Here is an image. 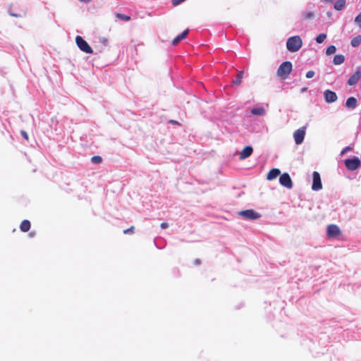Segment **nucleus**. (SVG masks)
Returning <instances> with one entry per match:
<instances>
[{"instance_id": "nucleus-1", "label": "nucleus", "mask_w": 361, "mask_h": 361, "mask_svg": "<svg viewBox=\"0 0 361 361\" xmlns=\"http://www.w3.org/2000/svg\"><path fill=\"white\" fill-rule=\"evenodd\" d=\"M302 45V39L298 35L288 38L286 42L287 49L291 52H295L298 51L301 48Z\"/></svg>"}, {"instance_id": "nucleus-2", "label": "nucleus", "mask_w": 361, "mask_h": 361, "mask_svg": "<svg viewBox=\"0 0 361 361\" xmlns=\"http://www.w3.org/2000/svg\"><path fill=\"white\" fill-rule=\"evenodd\" d=\"M293 69V65L290 61H284L277 70V75L282 79H286Z\"/></svg>"}, {"instance_id": "nucleus-3", "label": "nucleus", "mask_w": 361, "mask_h": 361, "mask_svg": "<svg viewBox=\"0 0 361 361\" xmlns=\"http://www.w3.org/2000/svg\"><path fill=\"white\" fill-rule=\"evenodd\" d=\"M75 43L78 48L83 52L87 54H92L93 49L87 44V42L80 35L76 36Z\"/></svg>"}, {"instance_id": "nucleus-4", "label": "nucleus", "mask_w": 361, "mask_h": 361, "mask_svg": "<svg viewBox=\"0 0 361 361\" xmlns=\"http://www.w3.org/2000/svg\"><path fill=\"white\" fill-rule=\"evenodd\" d=\"M345 168L350 171H353L361 166V161L357 157H354L353 159H347L344 161Z\"/></svg>"}, {"instance_id": "nucleus-5", "label": "nucleus", "mask_w": 361, "mask_h": 361, "mask_svg": "<svg viewBox=\"0 0 361 361\" xmlns=\"http://www.w3.org/2000/svg\"><path fill=\"white\" fill-rule=\"evenodd\" d=\"M305 133L306 127L300 128L294 132L293 137L296 145H300L303 142Z\"/></svg>"}, {"instance_id": "nucleus-6", "label": "nucleus", "mask_w": 361, "mask_h": 361, "mask_svg": "<svg viewBox=\"0 0 361 361\" xmlns=\"http://www.w3.org/2000/svg\"><path fill=\"white\" fill-rule=\"evenodd\" d=\"M279 183L281 185L286 187L288 189L293 188V181L288 173H284L281 175L279 178Z\"/></svg>"}, {"instance_id": "nucleus-7", "label": "nucleus", "mask_w": 361, "mask_h": 361, "mask_svg": "<svg viewBox=\"0 0 361 361\" xmlns=\"http://www.w3.org/2000/svg\"><path fill=\"white\" fill-rule=\"evenodd\" d=\"M239 215H240L241 216H243V218H245L246 219H251V220L257 219L260 217V214H258L257 212H256L253 209H247V210L240 211L239 212Z\"/></svg>"}, {"instance_id": "nucleus-8", "label": "nucleus", "mask_w": 361, "mask_h": 361, "mask_svg": "<svg viewBox=\"0 0 361 361\" xmlns=\"http://www.w3.org/2000/svg\"><path fill=\"white\" fill-rule=\"evenodd\" d=\"M313 183L312 188L313 190H319L322 188L320 174L317 171H314L312 173Z\"/></svg>"}, {"instance_id": "nucleus-9", "label": "nucleus", "mask_w": 361, "mask_h": 361, "mask_svg": "<svg viewBox=\"0 0 361 361\" xmlns=\"http://www.w3.org/2000/svg\"><path fill=\"white\" fill-rule=\"evenodd\" d=\"M326 233L329 238H336L341 233L339 227L335 224L329 225L327 226Z\"/></svg>"}, {"instance_id": "nucleus-10", "label": "nucleus", "mask_w": 361, "mask_h": 361, "mask_svg": "<svg viewBox=\"0 0 361 361\" xmlns=\"http://www.w3.org/2000/svg\"><path fill=\"white\" fill-rule=\"evenodd\" d=\"M361 78V69L357 68L353 75H352L348 80V84L350 86L355 85Z\"/></svg>"}, {"instance_id": "nucleus-11", "label": "nucleus", "mask_w": 361, "mask_h": 361, "mask_svg": "<svg viewBox=\"0 0 361 361\" xmlns=\"http://www.w3.org/2000/svg\"><path fill=\"white\" fill-rule=\"evenodd\" d=\"M324 94L325 101L327 103H333L336 102L338 99L336 92L329 90H325Z\"/></svg>"}, {"instance_id": "nucleus-12", "label": "nucleus", "mask_w": 361, "mask_h": 361, "mask_svg": "<svg viewBox=\"0 0 361 361\" xmlns=\"http://www.w3.org/2000/svg\"><path fill=\"white\" fill-rule=\"evenodd\" d=\"M253 152V149L251 146H246L243 149L240 154V159H245L249 157Z\"/></svg>"}, {"instance_id": "nucleus-13", "label": "nucleus", "mask_w": 361, "mask_h": 361, "mask_svg": "<svg viewBox=\"0 0 361 361\" xmlns=\"http://www.w3.org/2000/svg\"><path fill=\"white\" fill-rule=\"evenodd\" d=\"M188 32H189V30L188 29L185 30L181 34H180L179 35H178L176 37H175L173 39L172 44L173 46L177 45L180 42V41H181L182 39L186 38V37L188 35Z\"/></svg>"}, {"instance_id": "nucleus-14", "label": "nucleus", "mask_w": 361, "mask_h": 361, "mask_svg": "<svg viewBox=\"0 0 361 361\" xmlns=\"http://www.w3.org/2000/svg\"><path fill=\"white\" fill-rule=\"evenodd\" d=\"M281 173V171L279 169H271L267 175V179L268 180H271L276 178L278 176H279Z\"/></svg>"}, {"instance_id": "nucleus-15", "label": "nucleus", "mask_w": 361, "mask_h": 361, "mask_svg": "<svg viewBox=\"0 0 361 361\" xmlns=\"http://www.w3.org/2000/svg\"><path fill=\"white\" fill-rule=\"evenodd\" d=\"M356 104H357V99L353 97H350L347 99L346 103H345V106L348 109H353L355 108Z\"/></svg>"}, {"instance_id": "nucleus-16", "label": "nucleus", "mask_w": 361, "mask_h": 361, "mask_svg": "<svg viewBox=\"0 0 361 361\" xmlns=\"http://www.w3.org/2000/svg\"><path fill=\"white\" fill-rule=\"evenodd\" d=\"M30 222L28 220H23L20 225V229L23 232H27L30 229Z\"/></svg>"}, {"instance_id": "nucleus-17", "label": "nucleus", "mask_w": 361, "mask_h": 361, "mask_svg": "<svg viewBox=\"0 0 361 361\" xmlns=\"http://www.w3.org/2000/svg\"><path fill=\"white\" fill-rule=\"evenodd\" d=\"M345 61V56L342 54H337L334 56L333 62L335 65L342 64Z\"/></svg>"}, {"instance_id": "nucleus-18", "label": "nucleus", "mask_w": 361, "mask_h": 361, "mask_svg": "<svg viewBox=\"0 0 361 361\" xmlns=\"http://www.w3.org/2000/svg\"><path fill=\"white\" fill-rule=\"evenodd\" d=\"M251 112L254 115L262 116L265 114V109L263 107L253 108Z\"/></svg>"}, {"instance_id": "nucleus-19", "label": "nucleus", "mask_w": 361, "mask_h": 361, "mask_svg": "<svg viewBox=\"0 0 361 361\" xmlns=\"http://www.w3.org/2000/svg\"><path fill=\"white\" fill-rule=\"evenodd\" d=\"M345 5V0H338L334 4V8L338 11H341Z\"/></svg>"}, {"instance_id": "nucleus-20", "label": "nucleus", "mask_w": 361, "mask_h": 361, "mask_svg": "<svg viewBox=\"0 0 361 361\" xmlns=\"http://www.w3.org/2000/svg\"><path fill=\"white\" fill-rule=\"evenodd\" d=\"M361 44V35H359L356 37H355L354 38H353V39L351 40V45L353 47H358L360 44Z\"/></svg>"}, {"instance_id": "nucleus-21", "label": "nucleus", "mask_w": 361, "mask_h": 361, "mask_svg": "<svg viewBox=\"0 0 361 361\" xmlns=\"http://www.w3.org/2000/svg\"><path fill=\"white\" fill-rule=\"evenodd\" d=\"M243 76V71H240L237 75V78L235 80L233 81V83L237 85H239L241 84L242 78Z\"/></svg>"}, {"instance_id": "nucleus-22", "label": "nucleus", "mask_w": 361, "mask_h": 361, "mask_svg": "<svg viewBox=\"0 0 361 361\" xmlns=\"http://www.w3.org/2000/svg\"><path fill=\"white\" fill-rule=\"evenodd\" d=\"M116 17L123 21H129L130 20V16L123 14V13H116Z\"/></svg>"}, {"instance_id": "nucleus-23", "label": "nucleus", "mask_w": 361, "mask_h": 361, "mask_svg": "<svg viewBox=\"0 0 361 361\" xmlns=\"http://www.w3.org/2000/svg\"><path fill=\"white\" fill-rule=\"evenodd\" d=\"M336 51V48L334 45H331L329 47H327L326 50V55H331L333 54H334Z\"/></svg>"}, {"instance_id": "nucleus-24", "label": "nucleus", "mask_w": 361, "mask_h": 361, "mask_svg": "<svg viewBox=\"0 0 361 361\" xmlns=\"http://www.w3.org/2000/svg\"><path fill=\"white\" fill-rule=\"evenodd\" d=\"M326 38V34H319L317 37H316V42L319 44H321L322 43Z\"/></svg>"}, {"instance_id": "nucleus-25", "label": "nucleus", "mask_w": 361, "mask_h": 361, "mask_svg": "<svg viewBox=\"0 0 361 361\" xmlns=\"http://www.w3.org/2000/svg\"><path fill=\"white\" fill-rule=\"evenodd\" d=\"M91 161L93 164H100L102 161V158L100 156H94L91 158Z\"/></svg>"}, {"instance_id": "nucleus-26", "label": "nucleus", "mask_w": 361, "mask_h": 361, "mask_svg": "<svg viewBox=\"0 0 361 361\" xmlns=\"http://www.w3.org/2000/svg\"><path fill=\"white\" fill-rule=\"evenodd\" d=\"M314 16V14L313 12H307V13H304L302 14V17L305 20H310L311 18H312Z\"/></svg>"}, {"instance_id": "nucleus-27", "label": "nucleus", "mask_w": 361, "mask_h": 361, "mask_svg": "<svg viewBox=\"0 0 361 361\" xmlns=\"http://www.w3.org/2000/svg\"><path fill=\"white\" fill-rule=\"evenodd\" d=\"M135 227L133 226H130L129 228L125 229L123 231L124 234H133L134 233Z\"/></svg>"}, {"instance_id": "nucleus-28", "label": "nucleus", "mask_w": 361, "mask_h": 361, "mask_svg": "<svg viewBox=\"0 0 361 361\" xmlns=\"http://www.w3.org/2000/svg\"><path fill=\"white\" fill-rule=\"evenodd\" d=\"M355 22L361 27V13L355 17Z\"/></svg>"}, {"instance_id": "nucleus-29", "label": "nucleus", "mask_w": 361, "mask_h": 361, "mask_svg": "<svg viewBox=\"0 0 361 361\" xmlns=\"http://www.w3.org/2000/svg\"><path fill=\"white\" fill-rule=\"evenodd\" d=\"M315 73L314 71H309L306 73V78H312L314 76Z\"/></svg>"}, {"instance_id": "nucleus-30", "label": "nucleus", "mask_w": 361, "mask_h": 361, "mask_svg": "<svg viewBox=\"0 0 361 361\" xmlns=\"http://www.w3.org/2000/svg\"><path fill=\"white\" fill-rule=\"evenodd\" d=\"M185 0H172V4L174 6H178V4L184 2Z\"/></svg>"}, {"instance_id": "nucleus-31", "label": "nucleus", "mask_w": 361, "mask_h": 361, "mask_svg": "<svg viewBox=\"0 0 361 361\" xmlns=\"http://www.w3.org/2000/svg\"><path fill=\"white\" fill-rule=\"evenodd\" d=\"M353 149V147H350V146H347L345 147L341 152V154H345V152H348V151H351Z\"/></svg>"}, {"instance_id": "nucleus-32", "label": "nucleus", "mask_w": 361, "mask_h": 361, "mask_svg": "<svg viewBox=\"0 0 361 361\" xmlns=\"http://www.w3.org/2000/svg\"><path fill=\"white\" fill-rule=\"evenodd\" d=\"M22 136L26 140H29V137H28V135L27 133L24 131V130H21L20 132Z\"/></svg>"}, {"instance_id": "nucleus-33", "label": "nucleus", "mask_w": 361, "mask_h": 361, "mask_svg": "<svg viewBox=\"0 0 361 361\" xmlns=\"http://www.w3.org/2000/svg\"><path fill=\"white\" fill-rule=\"evenodd\" d=\"M169 123H171V124H173V125L181 126V124H180L178 121H175V120H172V119H171V120H169Z\"/></svg>"}, {"instance_id": "nucleus-34", "label": "nucleus", "mask_w": 361, "mask_h": 361, "mask_svg": "<svg viewBox=\"0 0 361 361\" xmlns=\"http://www.w3.org/2000/svg\"><path fill=\"white\" fill-rule=\"evenodd\" d=\"M160 226L162 229H165V228H168L169 224L166 222H163L161 224Z\"/></svg>"}, {"instance_id": "nucleus-35", "label": "nucleus", "mask_w": 361, "mask_h": 361, "mask_svg": "<svg viewBox=\"0 0 361 361\" xmlns=\"http://www.w3.org/2000/svg\"><path fill=\"white\" fill-rule=\"evenodd\" d=\"M101 42L106 45L108 43V39L106 38H102Z\"/></svg>"}, {"instance_id": "nucleus-36", "label": "nucleus", "mask_w": 361, "mask_h": 361, "mask_svg": "<svg viewBox=\"0 0 361 361\" xmlns=\"http://www.w3.org/2000/svg\"><path fill=\"white\" fill-rule=\"evenodd\" d=\"M194 263H195V265H199V264H200L201 261H200V259H196L195 260Z\"/></svg>"}, {"instance_id": "nucleus-37", "label": "nucleus", "mask_w": 361, "mask_h": 361, "mask_svg": "<svg viewBox=\"0 0 361 361\" xmlns=\"http://www.w3.org/2000/svg\"><path fill=\"white\" fill-rule=\"evenodd\" d=\"M10 15L12 16H14V17H19L20 16V15L14 14V13H10Z\"/></svg>"}, {"instance_id": "nucleus-38", "label": "nucleus", "mask_w": 361, "mask_h": 361, "mask_svg": "<svg viewBox=\"0 0 361 361\" xmlns=\"http://www.w3.org/2000/svg\"><path fill=\"white\" fill-rule=\"evenodd\" d=\"M80 1H84V2H90L92 0H80Z\"/></svg>"}, {"instance_id": "nucleus-39", "label": "nucleus", "mask_w": 361, "mask_h": 361, "mask_svg": "<svg viewBox=\"0 0 361 361\" xmlns=\"http://www.w3.org/2000/svg\"><path fill=\"white\" fill-rule=\"evenodd\" d=\"M306 88H302V92L305 91Z\"/></svg>"}]
</instances>
